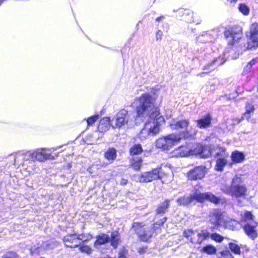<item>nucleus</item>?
I'll return each instance as SVG.
<instances>
[{
	"instance_id": "1",
	"label": "nucleus",
	"mask_w": 258,
	"mask_h": 258,
	"mask_svg": "<svg viewBox=\"0 0 258 258\" xmlns=\"http://www.w3.org/2000/svg\"><path fill=\"white\" fill-rule=\"evenodd\" d=\"M138 105L136 107L137 115L139 117L149 119L145 124V126L141 132V135L154 136L159 132L160 125L164 121V118L160 115L157 108L154 107L155 99L149 93L143 94L137 99Z\"/></svg>"
},
{
	"instance_id": "2",
	"label": "nucleus",
	"mask_w": 258,
	"mask_h": 258,
	"mask_svg": "<svg viewBox=\"0 0 258 258\" xmlns=\"http://www.w3.org/2000/svg\"><path fill=\"white\" fill-rule=\"evenodd\" d=\"M221 190L231 196L232 198L236 199L239 204L241 202V200L245 199L247 196V189L246 186L242 184L241 177L237 175L233 178L230 186H222Z\"/></svg>"
},
{
	"instance_id": "3",
	"label": "nucleus",
	"mask_w": 258,
	"mask_h": 258,
	"mask_svg": "<svg viewBox=\"0 0 258 258\" xmlns=\"http://www.w3.org/2000/svg\"><path fill=\"white\" fill-rule=\"evenodd\" d=\"M166 220V219L164 218L160 222L150 225L143 222H134L132 227L142 241H147L153 236L154 232L158 230V227L163 224Z\"/></svg>"
},
{
	"instance_id": "4",
	"label": "nucleus",
	"mask_w": 258,
	"mask_h": 258,
	"mask_svg": "<svg viewBox=\"0 0 258 258\" xmlns=\"http://www.w3.org/2000/svg\"><path fill=\"white\" fill-rule=\"evenodd\" d=\"M194 200H196L199 202L209 201L215 204H217L220 199L210 192L202 194L200 191L196 190L188 196L178 198L177 200V203L179 205L186 206L191 203Z\"/></svg>"
},
{
	"instance_id": "5",
	"label": "nucleus",
	"mask_w": 258,
	"mask_h": 258,
	"mask_svg": "<svg viewBox=\"0 0 258 258\" xmlns=\"http://www.w3.org/2000/svg\"><path fill=\"white\" fill-rule=\"evenodd\" d=\"M189 121L188 119H182L181 120H172L169 124V126L172 130L182 131L180 134H176L180 135L181 139L182 138H187L193 136L196 134V131H192L191 128L189 130Z\"/></svg>"
},
{
	"instance_id": "6",
	"label": "nucleus",
	"mask_w": 258,
	"mask_h": 258,
	"mask_svg": "<svg viewBox=\"0 0 258 258\" xmlns=\"http://www.w3.org/2000/svg\"><path fill=\"white\" fill-rule=\"evenodd\" d=\"M181 140L180 135L171 134L163 138L158 139L156 142L157 148L163 150H168L179 142Z\"/></svg>"
},
{
	"instance_id": "7",
	"label": "nucleus",
	"mask_w": 258,
	"mask_h": 258,
	"mask_svg": "<svg viewBox=\"0 0 258 258\" xmlns=\"http://www.w3.org/2000/svg\"><path fill=\"white\" fill-rule=\"evenodd\" d=\"M135 180L138 182H150L161 178V168H155L151 171L143 172L134 175Z\"/></svg>"
},
{
	"instance_id": "8",
	"label": "nucleus",
	"mask_w": 258,
	"mask_h": 258,
	"mask_svg": "<svg viewBox=\"0 0 258 258\" xmlns=\"http://www.w3.org/2000/svg\"><path fill=\"white\" fill-rule=\"evenodd\" d=\"M225 219L224 215L220 211L214 210L210 213L209 221L212 225L211 227L216 229L219 226H223Z\"/></svg>"
},
{
	"instance_id": "9",
	"label": "nucleus",
	"mask_w": 258,
	"mask_h": 258,
	"mask_svg": "<svg viewBox=\"0 0 258 258\" xmlns=\"http://www.w3.org/2000/svg\"><path fill=\"white\" fill-rule=\"evenodd\" d=\"M25 159L26 160L29 159L32 160L36 159L42 162L47 159H53L54 158L50 154L46 153L44 149H42L39 152L37 151L33 153L30 152H26L25 155Z\"/></svg>"
},
{
	"instance_id": "10",
	"label": "nucleus",
	"mask_w": 258,
	"mask_h": 258,
	"mask_svg": "<svg viewBox=\"0 0 258 258\" xmlns=\"http://www.w3.org/2000/svg\"><path fill=\"white\" fill-rule=\"evenodd\" d=\"M215 146H202L200 144L196 145L194 149V154H199L201 157L204 158H207L213 155L214 153Z\"/></svg>"
},
{
	"instance_id": "11",
	"label": "nucleus",
	"mask_w": 258,
	"mask_h": 258,
	"mask_svg": "<svg viewBox=\"0 0 258 258\" xmlns=\"http://www.w3.org/2000/svg\"><path fill=\"white\" fill-rule=\"evenodd\" d=\"M129 115L127 111L121 109L116 115L114 119V127L120 128L127 124L128 121Z\"/></svg>"
},
{
	"instance_id": "12",
	"label": "nucleus",
	"mask_w": 258,
	"mask_h": 258,
	"mask_svg": "<svg viewBox=\"0 0 258 258\" xmlns=\"http://www.w3.org/2000/svg\"><path fill=\"white\" fill-rule=\"evenodd\" d=\"M225 36L227 39L228 44L232 45L235 42H237L241 38V28L232 29L231 30L227 31L225 32Z\"/></svg>"
},
{
	"instance_id": "13",
	"label": "nucleus",
	"mask_w": 258,
	"mask_h": 258,
	"mask_svg": "<svg viewBox=\"0 0 258 258\" xmlns=\"http://www.w3.org/2000/svg\"><path fill=\"white\" fill-rule=\"evenodd\" d=\"M250 42L248 43L247 47L251 48L258 46V24L253 23L250 27Z\"/></svg>"
},
{
	"instance_id": "14",
	"label": "nucleus",
	"mask_w": 258,
	"mask_h": 258,
	"mask_svg": "<svg viewBox=\"0 0 258 258\" xmlns=\"http://www.w3.org/2000/svg\"><path fill=\"white\" fill-rule=\"evenodd\" d=\"M77 234H69L65 236L63 241L66 246L70 248H76L80 245Z\"/></svg>"
},
{
	"instance_id": "15",
	"label": "nucleus",
	"mask_w": 258,
	"mask_h": 258,
	"mask_svg": "<svg viewBox=\"0 0 258 258\" xmlns=\"http://www.w3.org/2000/svg\"><path fill=\"white\" fill-rule=\"evenodd\" d=\"M205 167L204 166H198L188 173V178L190 180H197L202 178L205 174Z\"/></svg>"
},
{
	"instance_id": "16",
	"label": "nucleus",
	"mask_w": 258,
	"mask_h": 258,
	"mask_svg": "<svg viewBox=\"0 0 258 258\" xmlns=\"http://www.w3.org/2000/svg\"><path fill=\"white\" fill-rule=\"evenodd\" d=\"M212 117L210 114L206 115L204 117L197 120V126L200 128H207L210 127Z\"/></svg>"
},
{
	"instance_id": "17",
	"label": "nucleus",
	"mask_w": 258,
	"mask_h": 258,
	"mask_svg": "<svg viewBox=\"0 0 258 258\" xmlns=\"http://www.w3.org/2000/svg\"><path fill=\"white\" fill-rule=\"evenodd\" d=\"M223 226L231 230H238L240 228V225L238 222L228 218L225 219L224 224Z\"/></svg>"
},
{
	"instance_id": "18",
	"label": "nucleus",
	"mask_w": 258,
	"mask_h": 258,
	"mask_svg": "<svg viewBox=\"0 0 258 258\" xmlns=\"http://www.w3.org/2000/svg\"><path fill=\"white\" fill-rule=\"evenodd\" d=\"M254 110V106L250 104H247L246 106V111L243 114V118H246L248 121H249L252 123H255L254 119H251L250 117V114L252 113Z\"/></svg>"
},
{
	"instance_id": "19",
	"label": "nucleus",
	"mask_w": 258,
	"mask_h": 258,
	"mask_svg": "<svg viewBox=\"0 0 258 258\" xmlns=\"http://www.w3.org/2000/svg\"><path fill=\"white\" fill-rule=\"evenodd\" d=\"M232 161L234 163H241L243 161L245 158L244 155L238 151H235L232 153L231 156Z\"/></svg>"
},
{
	"instance_id": "20",
	"label": "nucleus",
	"mask_w": 258,
	"mask_h": 258,
	"mask_svg": "<svg viewBox=\"0 0 258 258\" xmlns=\"http://www.w3.org/2000/svg\"><path fill=\"white\" fill-rule=\"evenodd\" d=\"M213 155L216 158L228 157V154L226 152L225 149L218 146H215L214 153Z\"/></svg>"
},
{
	"instance_id": "21",
	"label": "nucleus",
	"mask_w": 258,
	"mask_h": 258,
	"mask_svg": "<svg viewBox=\"0 0 258 258\" xmlns=\"http://www.w3.org/2000/svg\"><path fill=\"white\" fill-rule=\"evenodd\" d=\"M110 240V237L108 235L105 234H101L97 237V240L94 243L95 246L102 245L108 242Z\"/></svg>"
},
{
	"instance_id": "22",
	"label": "nucleus",
	"mask_w": 258,
	"mask_h": 258,
	"mask_svg": "<svg viewBox=\"0 0 258 258\" xmlns=\"http://www.w3.org/2000/svg\"><path fill=\"white\" fill-rule=\"evenodd\" d=\"M244 230L246 234L251 239H254L257 236V232L253 226L247 224L244 227Z\"/></svg>"
},
{
	"instance_id": "23",
	"label": "nucleus",
	"mask_w": 258,
	"mask_h": 258,
	"mask_svg": "<svg viewBox=\"0 0 258 258\" xmlns=\"http://www.w3.org/2000/svg\"><path fill=\"white\" fill-rule=\"evenodd\" d=\"M228 157L217 158L215 169L216 170L221 171L223 170L225 166L227 164Z\"/></svg>"
},
{
	"instance_id": "24",
	"label": "nucleus",
	"mask_w": 258,
	"mask_h": 258,
	"mask_svg": "<svg viewBox=\"0 0 258 258\" xmlns=\"http://www.w3.org/2000/svg\"><path fill=\"white\" fill-rule=\"evenodd\" d=\"M170 201L166 200L164 202L161 203L156 209V213L158 214H164L169 206Z\"/></svg>"
},
{
	"instance_id": "25",
	"label": "nucleus",
	"mask_w": 258,
	"mask_h": 258,
	"mask_svg": "<svg viewBox=\"0 0 258 258\" xmlns=\"http://www.w3.org/2000/svg\"><path fill=\"white\" fill-rule=\"evenodd\" d=\"M109 240L111 241V245L116 248L120 241L119 233L117 231L112 232Z\"/></svg>"
},
{
	"instance_id": "26",
	"label": "nucleus",
	"mask_w": 258,
	"mask_h": 258,
	"mask_svg": "<svg viewBox=\"0 0 258 258\" xmlns=\"http://www.w3.org/2000/svg\"><path fill=\"white\" fill-rule=\"evenodd\" d=\"M104 156L106 159L111 161L116 158V151L114 148H109L105 152Z\"/></svg>"
},
{
	"instance_id": "27",
	"label": "nucleus",
	"mask_w": 258,
	"mask_h": 258,
	"mask_svg": "<svg viewBox=\"0 0 258 258\" xmlns=\"http://www.w3.org/2000/svg\"><path fill=\"white\" fill-rule=\"evenodd\" d=\"M142 163V159L140 158H134L131 160V165L135 170H139L141 167Z\"/></svg>"
},
{
	"instance_id": "28",
	"label": "nucleus",
	"mask_w": 258,
	"mask_h": 258,
	"mask_svg": "<svg viewBox=\"0 0 258 258\" xmlns=\"http://www.w3.org/2000/svg\"><path fill=\"white\" fill-rule=\"evenodd\" d=\"M183 19L187 23H193L194 12L189 10H184L183 14Z\"/></svg>"
},
{
	"instance_id": "29",
	"label": "nucleus",
	"mask_w": 258,
	"mask_h": 258,
	"mask_svg": "<svg viewBox=\"0 0 258 258\" xmlns=\"http://www.w3.org/2000/svg\"><path fill=\"white\" fill-rule=\"evenodd\" d=\"M143 150L140 144H136L130 149V153L132 155H135L140 154L142 152Z\"/></svg>"
},
{
	"instance_id": "30",
	"label": "nucleus",
	"mask_w": 258,
	"mask_h": 258,
	"mask_svg": "<svg viewBox=\"0 0 258 258\" xmlns=\"http://www.w3.org/2000/svg\"><path fill=\"white\" fill-rule=\"evenodd\" d=\"M106 124V126H107L108 124H110L113 127H114V119H112V120H110V118L109 117H105L101 119L100 121V124L99 125V128H101L102 127V125L103 124Z\"/></svg>"
},
{
	"instance_id": "31",
	"label": "nucleus",
	"mask_w": 258,
	"mask_h": 258,
	"mask_svg": "<svg viewBox=\"0 0 258 258\" xmlns=\"http://www.w3.org/2000/svg\"><path fill=\"white\" fill-rule=\"evenodd\" d=\"M229 247L231 251L236 254H239L241 252L240 247L236 243L230 242L229 243Z\"/></svg>"
},
{
	"instance_id": "32",
	"label": "nucleus",
	"mask_w": 258,
	"mask_h": 258,
	"mask_svg": "<svg viewBox=\"0 0 258 258\" xmlns=\"http://www.w3.org/2000/svg\"><path fill=\"white\" fill-rule=\"evenodd\" d=\"M210 234L206 231L201 230L199 232V244H201L205 239L209 237Z\"/></svg>"
},
{
	"instance_id": "33",
	"label": "nucleus",
	"mask_w": 258,
	"mask_h": 258,
	"mask_svg": "<svg viewBox=\"0 0 258 258\" xmlns=\"http://www.w3.org/2000/svg\"><path fill=\"white\" fill-rule=\"evenodd\" d=\"M203 251L209 254H213L216 253V249L214 246L209 245L203 248Z\"/></svg>"
},
{
	"instance_id": "34",
	"label": "nucleus",
	"mask_w": 258,
	"mask_h": 258,
	"mask_svg": "<svg viewBox=\"0 0 258 258\" xmlns=\"http://www.w3.org/2000/svg\"><path fill=\"white\" fill-rule=\"evenodd\" d=\"M78 238L79 239V241H82V242H85L88 241L92 239V235L90 234H77Z\"/></svg>"
},
{
	"instance_id": "35",
	"label": "nucleus",
	"mask_w": 258,
	"mask_h": 258,
	"mask_svg": "<svg viewBox=\"0 0 258 258\" xmlns=\"http://www.w3.org/2000/svg\"><path fill=\"white\" fill-rule=\"evenodd\" d=\"M197 231H194L191 229H187L184 230L183 232L184 236L191 241V238H192Z\"/></svg>"
},
{
	"instance_id": "36",
	"label": "nucleus",
	"mask_w": 258,
	"mask_h": 258,
	"mask_svg": "<svg viewBox=\"0 0 258 258\" xmlns=\"http://www.w3.org/2000/svg\"><path fill=\"white\" fill-rule=\"evenodd\" d=\"M239 11L244 15H247L249 12V8L245 4H240L238 7Z\"/></svg>"
},
{
	"instance_id": "37",
	"label": "nucleus",
	"mask_w": 258,
	"mask_h": 258,
	"mask_svg": "<svg viewBox=\"0 0 258 258\" xmlns=\"http://www.w3.org/2000/svg\"><path fill=\"white\" fill-rule=\"evenodd\" d=\"M202 22V17L200 13H194L193 23L196 24H199Z\"/></svg>"
},
{
	"instance_id": "38",
	"label": "nucleus",
	"mask_w": 258,
	"mask_h": 258,
	"mask_svg": "<svg viewBox=\"0 0 258 258\" xmlns=\"http://www.w3.org/2000/svg\"><path fill=\"white\" fill-rule=\"evenodd\" d=\"M211 237L212 239L218 242H220L223 240V237L217 233L212 234Z\"/></svg>"
},
{
	"instance_id": "39",
	"label": "nucleus",
	"mask_w": 258,
	"mask_h": 258,
	"mask_svg": "<svg viewBox=\"0 0 258 258\" xmlns=\"http://www.w3.org/2000/svg\"><path fill=\"white\" fill-rule=\"evenodd\" d=\"M80 250L81 252H85L88 254H89L92 252L91 248L87 245H83L80 246Z\"/></svg>"
},
{
	"instance_id": "40",
	"label": "nucleus",
	"mask_w": 258,
	"mask_h": 258,
	"mask_svg": "<svg viewBox=\"0 0 258 258\" xmlns=\"http://www.w3.org/2000/svg\"><path fill=\"white\" fill-rule=\"evenodd\" d=\"M98 119V115H94V116L89 117L87 120L88 125H92Z\"/></svg>"
},
{
	"instance_id": "41",
	"label": "nucleus",
	"mask_w": 258,
	"mask_h": 258,
	"mask_svg": "<svg viewBox=\"0 0 258 258\" xmlns=\"http://www.w3.org/2000/svg\"><path fill=\"white\" fill-rule=\"evenodd\" d=\"M191 242L192 243H199V232L197 231L195 233L194 237L191 238Z\"/></svg>"
},
{
	"instance_id": "42",
	"label": "nucleus",
	"mask_w": 258,
	"mask_h": 258,
	"mask_svg": "<svg viewBox=\"0 0 258 258\" xmlns=\"http://www.w3.org/2000/svg\"><path fill=\"white\" fill-rule=\"evenodd\" d=\"M3 258H19V256L15 252H8Z\"/></svg>"
},
{
	"instance_id": "43",
	"label": "nucleus",
	"mask_w": 258,
	"mask_h": 258,
	"mask_svg": "<svg viewBox=\"0 0 258 258\" xmlns=\"http://www.w3.org/2000/svg\"><path fill=\"white\" fill-rule=\"evenodd\" d=\"M253 216L250 212H246L244 215V220L245 221H248L250 220H253Z\"/></svg>"
},
{
	"instance_id": "44",
	"label": "nucleus",
	"mask_w": 258,
	"mask_h": 258,
	"mask_svg": "<svg viewBox=\"0 0 258 258\" xmlns=\"http://www.w3.org/2000/svg\"><path fill=\"white\" fill-rule=\"evenodd\" d=\"M163 35V33L161 30H158L156 33V39L157 41L161 40Z\"/></svg>"
},
{
	"instance_id": "45",
	"label": "nucleus",
	"mask_w": 258,
	"mask_h": 258,
	"mask_svg": "<svg viewBox=\"0 0 258 258\" xmlns=\"http://www.w3.org/2000/svg\"><path fill=\"white\" fill-rule=\"evenodd\" d=\"M222 254L223 255H225L228 256L227 258H234L231 253L228 250L224 251L222 252Z\"/></svg>"
},
{
	"instance_id": "46",
	"label": "nucleus",
	"mask_w": 258,
	"mask_h": 258,
	"mask_svg": "<svg viewBox=\"0 0 258 258\" xmlns=\"http://www.w3.org/2000/svg\"><path fill=\"white\" fill-rule=\"evenodd\" d=\"M216 60L213 61L210 64H207L204 67V70H209L210 67H212L216 62Z\"/></svg>"
},
{
	"instance_id": "47",
	"label": "nucleus",
	"mask_w": 258,
	"mask_h": 258,
	"mask_svg": "<svg viewBox=\"0 0 258 258\" xmlns=\"http://www.w3.org/2000/svg\"><path fill=\"white\" fill-rule=\"evenodd\" d=\"M127 182V180L122 178L120 181V184L122 185H125Z\"/></svg>"
},
{
	"instance_id": "48",
	"label": "nucleus",
	"mask_w": 258,
	"mask_h": 258,
	"mask_svg": "<svg viewBox=\"0 0 258 258\" xmlns=\"http://www.w3.org/2000/svg\"><path fill=\"white\" fill-rule=\"evenodd\" d=\"M256 61V60L255 59H253L252 60H251L250 62H249L248 63V64H249L250 66H251V67H252V66L255 64Z\"/></svg>"
},
{
	"instance_id": "49",
	"label": "nucleus",
	"mask_w": 258,
	"mask_h": 258,
	"mask_svg": "<svg viewBox=\"0 0 258 258\" xmlns=\"http://www.w3.org/2000/svg\"><path fill=\"white\" fill-rule=\"evenodd\" d=\"M251 67L249 64H247V66L245 67L244 70L246 71H248L251 69Z\"/></svg>"
},
{
	"instance_id": "50",
	"label": "nucleus",
	"mask_w": 258,
	"mask_h": 258,
	"mask_svg": "<svg viewBox=\"0 0 258 258\" xmlns=\"http://www.w3.org/2000/svg\"><path fill=\"white\" fill-rule=\"evenodd\" d=\"M163 18H164L163 16H161V17H159L156 18V21L157 22H159V21H161Z\"/></svg>"
},
{
	"instance_id": "51",
	"label": "nucleus",
	"mask_w": 258,
	"mask_h": 258,
	"mask_svg": "<svg viewBox=\"0 0 258 258\" xmlns=\"http://www.w3.org/2000/svg\"><path fill=\"white\" fill-rule=\"evenodd\" d=\"M119 256L118 258H126L122 253H119Z\"/></svg>"
},
{
	"instance_id": "52",
	"label": "nucleus",
	"mask_w": 258,
	"mask_h": 258,
	"mask_svg": "<svg viewBox=\"0 0 258 258\" xmlns=\"http://www.w3.org/2000/svg\"><path fill=\"white\" fill-rule=\"evenodd\" d=\"M237 0H228V1L230 2V3H232L233 2H236Z\"/></svg>"
},
{
	"instance_id": "53",
	"label": "nucleus",
	"mask_w": 258,
	"mask_h": 258,
	"mask_svg": "<svg viewBox=\"0 0 258 258\" xmlns=\"http://www.w3.org/2000/svg\"><path fill=\"white\" fill-rule=\"evenodd\" d=\"M185 156V154H184V153H182V154L180 153V156Z\"/></svg>"
},
{
	"instance_id": "54",
	"label": "nucleus",
	"mask_w": 258,
	"mask_h": 258,
	"mask_svg": "<svg viewBox=\"0 0 258 258\" xmlns=\"http://www.w3.org/2000/svg\"><path fill=\"white\" fill-rule=\"evenodd\" d=\"M205 73H202L201 74H200V75L202 77H203V75H204Z\"/></svg>"
},
{
	"instance_id": "55",
	"label": "nucleus",
	"mask_w": 258,
	"mask_h": 258,
	"mask_svg": "<svg viewBox=\"0 0 258 258\" xmlns=\"http://www.w3.org/2000/svg\"><path fill=\"white\" fill-rule=\"evenodd\" d=\"M18 158V156H17L15 158V160L16 161V159Z\"/></svg>"
},
{
	"instance_id": "56",
	"label": "nucleus",
	"mask_w": 258,
	"mask_h": 258,
	"mask_svg": "<svg viewBox=\"0 0 258 258\" xmlns=\"http://www.w3.org/2000/svg\"><path fill=\"white\" fill-rule=\"evenodd\" d=\"M181 150V148H180V149H178V150H180V151Z\"/></svg>"
},
{
	"instance_id": "57",
	"label": "nucleus",
	"mask_w": 258,
	"mask_h": 258,
	"mask_svg": "<svg viewBox=\"0 0 258 258\" xmlns=\"http://www.w3.org/2000/svg\"><path fill=\"white\" fill-rule=\"evenodd\" d=\"M1 4V2H0V5Z\"/></svg>"
}]
</instances>
